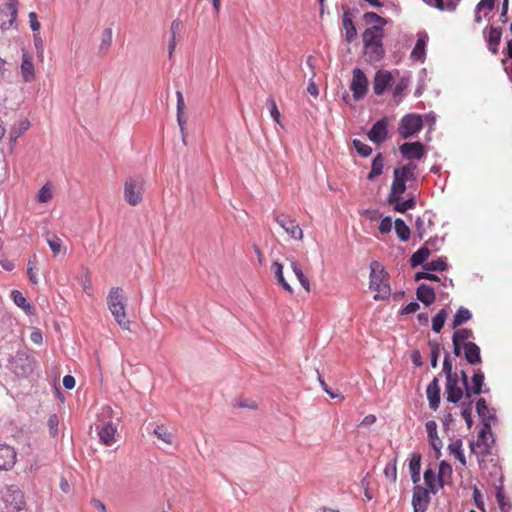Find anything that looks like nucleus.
<instances>
[{
    "label": "nucleus",
    "instance_id": "obj_37",
    "mask_svg": "<svg viewBox=\"0 0 512 512\" xmlns=\"http://www.w3.org/2000/svg\"><path fill=\"white\" fill-rule=\"evenodd\" d=\"M366 25L381 26L382 29L388 24V19L373 11L365 12L362 17Z\"/></svg>",
    "mask_w": 512,
    "mask_h": 512
},
{
    "label": "nucleus",
    "instance_id": "obj_36",
    "mask_svg": "<svg viewBox=\"0 0 512 512\" xmlns=\"http://www.w3.org/2000/svg\"><path fill=\"white\" fill-rule=\"evenodd\" d=\"M290 264H291V269L294 272L295 276L297 277L298 281L300 282L301 286L307 292H309L310 291V282H309V279L303 273L300 263L297 260L292 259L290 261Z\"/></svg>",
    "mask_w": 512,
    "mask_h": 512
},
{
    "label": "nucleus",
    "instance_id": "obj_32",
    "mask_svg": "<svg viewBox=\"0 0 512 512\" xmlns=\"http://www.w3.org/2000/svg\"><path fill=\"white\" fill-rule=\"evenodd\" d=\"M21 73L25 82H30L34 79V64L26 52L22 55Z\"/></svg>",
    "mask_w": 512,
    "mask_h": 512
},
{
    "label": "nucleus",
    "instance_id": "obj_12",
    "mask_svg": "<svg viewBox=\"0 0 512 512\" xmlns=\"http://www.w3.org/2000/svg\"><path fill=\"white\" fill-rule=\"evenodd\" d=\"M3 500L6 504V507L13 511H20L25 504L22 491L15 485L6 487V490L3 494Z\"/></svg>",
    "mask_w": 512,
    "mask_h": 512
},
{
    "label": "nucleus",
    "instance_id": "obj_29",
    "mask_svg": "<svg viewBox=\"0 0 512 512\" xmlns=\"http://www.w3.org/2000/svg\"><path fill=\"white\" fill-rule=\"evenodd\" d=\"M464 357L471 365L480 363V347L474 342H467L464 344Z\"/></svg>",
    "mask_w": 512,
    "mask_h": 512
},
{
    "label": "nucleus",
    "instance_id": "obj_57",
    "mask_svg": "<svg viewBox=\"0 0 512 512\" xmlns=\"http://www.w3.org/2000/svg\"><path fill=\"white\" fill-rule=\"evenodd\" d=\"M442 371L445 373L446 379L449 377H456L458 375L456 372L452 371V362L449 354H446L444 357Z\"/></svg>",
    "mask_w": 512,
    "mask_h": 512
},
{
    "label": "nucleus",
    "instance_id": "obj_45",
    "mask_svg": "<svg viewBox=\"0 0 512 512\" xmlns=\"http://www.w3.org/2000/svg\"><path fill=\"white\" fill-rule=\"evenodd\" d=\"M448 450L451 454L455 455V457L462 463L465 465L466 463V460H465V456H464V453L462 451V441L460 439H457L455 441H453L452 443H450L448 445Z\"/></svg>",
    "mask_w": 512,
    "mask_h": 512
},
{
    "label": "nucleus",
    "instance_id": "obj_63",
    "mask_svg": "<svg viewBox=\"0 0 512 512\" xmlns=\"http://www.w3.org/2000/svg\"><path fill=\"white\" fill-rule=\"evenodd\" d=\"M419 308H420V305L417 302L412 301V302H409L406 306H404L400 310V314L401 315L412 314V313L417 312L419 310Z\"/></svg>",
    "mask_w": 512,
    "mask_h": 512
},
{
    "label": "nucleus",
    "instance_id": "obj_48",
    "mask_svg": "<svg viewBox=\"0 0 512 512\" xmlns=\"http://www.w3.org/2000/svg\"><path fill=\"white\" fill-rule=\"evenodd\" d=\"M384 475L390 479L392 483L397 480V457L395 456L390 462H388L384 468Z\"/></svg>",
    "mask_w": 512,
    "mask_h": 512
},
{
    "label": "nucleus",
    "instance_id": "obj_3",
    "mask_svg": "<svg viewBox=\"0 0 512 512\" xmlns=\"http://www.w3.org/2000/svg\"><path fill=\"white\" fill-rule=\"evenodd\" d=\"M107 304L115 321L122 329H129L130 321L126 317V299L123 290L119 287L112 288L107 297Z\"/></svg>",
    "mask_w": 512,
    "mask_h": 512
},
{
    "label": "nucleus",
    "instance_id": "obj_30",
    "mask_svg": "<svg viewBox=\"0 0 512 512\" xmlns=\"http://www.w3.org/2000/svg\"><path fill=\"white\" fill-rule=\"evenodd\" d=\"M430 256V249L424 245L422 247H420L417 251H415L411 257H410V266L412 268H416L418 266H422L425 263V261L428 259V257Z\"/></svg>",
    "mask_w": 512,
    "mask_h": 512
},
{
    "label": "nucleus",
    "instance_id": "obj_17",
    "mask_svg": "<svg viewBox=\"0 0 512 512\" xmlns=\"http://www.w3.org/2000/svg\"><path fill=\"white\" fill-rule=\"evenodd\" d=\"M463 388L459 385V377H449L446 379V394L447 401L450 403H457L463 397Z\"/></svg>",
    "mask_w": 512,
    "mask_h": 512
},
{
    "label": "nucleus",
    "instance_id": "obj_41",
    "mask_svg": "<svg viewBox=\"0 0 512 512\" xmlns=\"http://www.w3.org/2000/svg\"><path fill=\"white\" fill-rule=\"evenodd\" d=\"M471 316L472 314L467 308L460 307L453 317L452 327L457 328L461 326L462 324L470 320Z\"/></svg>",
    "mask_w": 512,
    "mask_h": 512
},
{
    "label": "nucleus",
    "instance_id": "obj_10",
    "mask_svg": "<svg viewBox=\"0 0 512 512\" xmlns=\"http://www.w3.org/2000/svg\"><path fill=\"white\" fill-rule=\"evenodd\" d=\"M273 219L293 239L301 240L303 231L294 218L285 213H273Z\"/></svg>",
    "mask_w": 512,
    "mask_h": 512
},
{
    "label": "nucleus",
    "instance_id": "obj_50",
    "mask_svg": "<svg viewBox=\"0 0 512 512\" xmlns=\"http://www.w3.org/2000/svg\"><path fill=\"white\" fill-rule=\"evenodd\" d=\"M352 145H353L354 149L356 150V152L362 157H368L373 152L371 146L362 142L359 139H353Z\"/></svg>",
    "mask_w": 512,
    "mask_h": 512
},
{
    "label": "nucleus",
    "instance_id": "obj_51",
    "mask_svg": "<svg viewBox=\"0 0 512 512\" xmlns=\"http://www.w3.org/2000/svg\"><path fill=\"white\" fill-rule=\"evenodd\" d=\"M29 121L23 120L20 122L19 127H13L10 131V142L15 143L17 139L29 128Z\"/></svg>",
    "mask_w": 512,
    "mask_h": 512
},
{
    "label": "nucleus",
    "instance_id": "obj_43",
    "mask_svg": "<svg viewBox=\"0 0 512 512\" xmlns=\"http://www.w3.org/2000/svg\"><path fill=\"white\" fill-rule=\"evenodd\" d=\"M424 482H425V485L427 486V490L428 492L432 493V494H436V473L435 471L432 469V468H427L425 471H424Z\"/></svg>",
    "mask_w": 512,
    "mask_h": 512
},
{
    "label": "nucleus",
    "instance_id": "obj_49",
    "mask_svg": "<svg viewBox=\"0 0 512 512\" xmlns=\"http://www.w3.org/2000/svg\"><path fill=\"white\" fill-rule=\"evenodd\" d=\"M36 269H37V257L34 254L33 256H31L29 258L28 263H27V275L32 284L38 283V277L35 272Z\"/></svg>",
    "mask_w": 512,
    "mask_h": 512
},
{
    "label": "nucleus",
    "instance_id": "obj_19",
    "mask_svg": "<svg viewBox=\"0 0 512 512\" xmlns=\"http://www.w3.org/2000/svg\"><path fill=\"white\" fill-rule=\"evenodd\" d=\"M393 77L389 71H377L373 81L376 95H382L392 84Z\"/></svg>",
    "mask_w": 512,
    "mask_h": 512
},
{
    "label": "nucleus",
    "instance_id": "obj_33",
    "mask_svg": "<svg viewBox=\"0 0 512 512\" xmlns=\"http://www.w3.org/2000/svg\"><path fill=\"white\" fill-rule=\"evenodd\" d=\"M427 35L424 37H419L416 41V44L411 52L410 57L415 61H423L426 55V44H427Z\"/></svg>",
    "mask_w": 512,
    "mask_h": 512
},
{
    "label": "nucleus",
    "instance_id": "obj_39",
    "mask_svg": "<svg viewBox=\"0 0 512 512\" xmlns=\"http://www.w3.org/2000/svg\"><path fill=\"white\" fill-rule=\"evenodd\" d=\"M448 267L446 257H439L423 265V269L432 272H443L448 270Z\"/></svg>",
    "mask_w": 512,
    "mask_h": 512
},
{
    "label": "nucleus",
    "instance_id": "obj_6",
    "mask_svg": "<svg viewBox=\"0 0 512 512\" xmlns=\"http://www.w3.org/2000/svg\"><path fill=\"white\" fill-rule=\"evenodd\" d=\"M35 368V358L24 351H18L10 359V369L18 377H27Z\"/></svg>",
    "mask_w": 512,
    "mask_h": 512
},
{
    "label": "nucleus",
    "instance_id": "obj_14",
    "mask_svg": "<svg viewBox=\"0 0 512 512\" xmlns=\"http://www.w3.org/2000/svg\"><path fill=\"white\" fill-rule=\"evenodd\" d=\"M387 136L388 121L386 117L376 121L367 133L368 139L375 144L383 143L387 139Z\"/></svg>",
    "mask_w": 512,
    "mask_h": 512
},
{
    "label": "nucleus",
    "instance_id": "obj_52",
    "mask_svg": "<svg viewBox=\"0 0 512 512\" xmlns=\"http://www.w3.org/2000/svg\"><path fill=\"white\" fill-rule=\"evenodd\" d=\"M452 466L447 461L442 460L438 466V473L436 474L438 478H445L447 480H451L452 478Z\"/></svg>",
    "mask_w": 512,
    "mask_h": 512
},
{
    "label": "nucleus",
    "instance_id": "obj_13",
    "mask_svg": "<svg viewBox=\"0 0 512 512\" xmlns=\"http://www.w3.org/2000/svg\"><path fill=\"white\" fill-rule=\"evenodd\" d=\"M399 152L407 160H420L426 155V148L420 141L404 142L399 146Z\"/></svg>",
    "mask_w": 512,
    "mask_h": 512
},
{
    "label": "nucleus",
    "instance_id": "obj_53",
    "mask_svg": "<svg viewBox=\"0 0 512 512\" xmlns=\"http://www.w3.org/2000/svg\"><path fill=\"white\" fill-rule=\"evenodd\" d=\"M430 272L431 271H427L425 269L423 271H418L414 275V280L420 281V280L426 279V280L433 281V282L440 281L439 276H437L436 274L430 273Z\"/></svg>",
    "mask_w": 512,
    "mask_h": 512
},
{
    "label": "nucleus",
    "instance_id": "obj_58",
    "mask_svg": "<svg viewBox=\"0 0 512 512\" xmlns=\"http://www.w3.org/2000/svg\"><path fill=\"white\" fill-rule=\"evenodd\" d=\"M392 225H393V221L390 216H386V217L382 218L380 221L379 227H378L379 232L381 234L389 233L392 229Z\"/></svg>",
    "mask_w": 512,
    "mask_h": 512
},
{
    "label": "nucleus",
    "instance_id": "obj_28",
    "mask_svg": "<svg viewBox=\"0 0 512 512\" xmlns=\"http://www.w3.org/2000/svg\"><path fill=\"white\" fill-rule=\"evenodd\" d=\"M389 205H393V209L398 213H405L408 210L416 207V196L413 193H409L408 198L404 201L397 199L395 202H387Z\"/></svg>",
    "mask_w": 512,
    "mask_h": 512
},
{
    "label": "nucleus",
    "instance_id": "obj_59",
    "mask_svg": "<svg viewBox=\"0 0 512 512\" xmlns=\"http://www.w3.org/2000/svg\"><path fill=\"white\" fill-rule=\"evenodd\" d=\"M47 424H48L51 436L55 437L58 433V424H59L58 416L56 414H51L48 418Z\"/></svg>",
    "mask_w": 512,
    "mask_h": 512
},
{
    "label": "nucleus",
    "instance_id": "obj_61",
    "mask_svg": "<svg viewBox=\"0 0 512 512\" xmlns=\"http://www.w3.org/2000/svg\"><path fill=\"white\" fill-rule=\"evenodd\" d=\"M11 298L13 300V302L18 306V307H22L26 302V298L24 297L23 293L19 290H12L11 291Z\"/></svg>",
    "mask_w": 512,
    "mask_h": 512
},
{
    "label": "nucleus",
    "instance_id": "obj_47",
    "mask_svg": "<svg viewBox=\"0 0 512 512\" xmlns=\"http://www.w3.org/2000/svg\"><path fill=\"white\" fill-rule=\"evenodd\" d=\"M153 434L166 444H172L173 435L168 431V429L163 425H158L154 428Z\"/></svg>",
    "mask_w": 512,
    "mask_h": 512
},
{
    "label": "nucleus",
    "instance_id": "obj_23",
    "mask_svg": "<svg viewBox=\"0 0 512 512\" xmlns=\"http://www.w3.org/2000/svg\"><path fill=\"white\" fill-rule=\"evenodd\" d=\"M426 431L428 434L429 443L432 448L436 451V457L441 456L442 441L437 434V424L434 420H429L425 424Z\"/></svg>",
    "mask_w": 512,
    "mask_h": 512
},
{
    "label": "nucleus",
    "instance_id": "obj_9",
    "mask_svg": "<svg viewBox=\"0 0 512 512\" xmlns=\"http://www.w3.org/2000/svg\"><path fill=\"white\" fill-rule=\"evenodd\" d=\"M18 0H5L4 9L0 11V28L8 30L17 27Z\"/></svg>",
    "mask_w": 512,
    "mask_h": 512
},
{
    "label": "nucleus",
    "instance_id": "obj_54",
    "mask_svg": "<svg viewBox=\"0 0 512 512\" xmlns=\"http://www.w3.org/2000/svg\"><path fill=\"white\" fill-rule=\"evenodd\" d=\"M267 106L269 107L270 115L273 118V120L277 123L280 122V112L278 110V107L276 105V102L273 97H269L267 99Z\"/></svg>",
    "mask_w": 512,
    "mask_h": 512
},
{
    "label": "nucleus",
    "instance_id": "obj_1",
    "mask_svg": "<svg viewBox=\"0 0 512 512\" xmlns=\"http://www.w3.org/2000/svg\"><path fill=\"white\" fill-rule=\"evenodd\" d=\"M416 169L417 165L411 162L406 165L394 168L393 181L391 184L390 193L387 197V202H395L397 199H402V195L407 189V182L416 180Z\"/></svg>",
    "mask_w": 512,
    "mask_h": 512
},
{
    "label": "nucleus",
    "instance_id": "obj_18",
    "mask_svg": "<svg viewBox=\"0 0 512 512\" xmlns=\"http://www.w3.org/2000/svg\"><path fill=\"white\" fill-rule=\"evenodd\" d=\"M17 453L9 445L0 444V470H10L16 463Z\"/></svg>",
    "mask_w": 512,
    "mask_h": 512
},
{
    "label": "nucleus",
    "instance_id": "obj_27",
    "mask_svg": "<svg viewBox=\"0 0 512 512\" xmlns=\"http://www.w3.org/2000/svg\"><path fill=\"white\" fill-rule=\"evenodd\" d=\"M421 459L422 456L420 453H413L409 459V471L411 474V480L415 485H418L421 479Z\"/></svg>",
    "mask_w": 512,
    "mask_h": 512
},
{
    "label": "nucleus",
    "instance_id": "obj_7",
    "mask_svg": "<svg viewBox=\"0 0 512 512\" xmlns=\"http://www.w3.org/2000/svg\"><path fill=\"white\" fill-rule=\"evenodd\" d=\"M423 118L419 114L410 113L402 117L399 124V134L403 139H409L423 128Z\"/></svg>",
    "mask_w": 512,
    "mask_h": 512
},
{
    "label": "nucleus",
    "instance_id": "obj_21",
    "mask_svg": "<svg viewBox=\"0 0 512 512\" xmlns=\"http://www.w3.org/2000/svg\"><path fill=\"white\" fill-rule=\"evenodd\" d=\"M440 385L437 377H434L433 380L428 384L426 389V395L429 402V407L436 411L439 408L440 404Z\"/></svg>",
    "mask_w": 512,
    "mask_h": 512
},
{
    "label": "nucleus",
    "instance_id": "obj_40",
    "mask_svg": "<svg viewBox=\"0 0 512 512\" xmlns=\"http://www.w3.org/2000/svg\"><path fill=\"white\" fill-rule=\"evenodd\" d=\"M112 45V29L105 28L101 34V43L99 45V54L105 55Z\"/></svg>",
    "mask_w": 512,
    "mask_h": 512
},
{
    "label": "nucleus",
    "instance_id": "obj_8",
    "mask_svg": "<svg viewBox=\"0 0 512 512\" xmlns=\"http://www.w3.org/2000/svg\"><path fill=\"white\" fill-rule=\"evenodd\" d=\"M143 180L141 178H128L124 185V198L131 206H136L142 201Z\"/></svg>",
    "mask_w": 512,
    "mask_h": 512
},
{
    "label": "nucleus",
    "instance_id": "obj_16",
    "mask_svg": "<svg viewBox=\"0 0 512 512\" xmlns=\"http://www.w3.org/2000/svg\"><path fill=\"white\" fill-rule=\"evenodd\" d=\"M461 382L465 392V398L470 399L472 395H480V370L475 371L472 376V386L469 385L468 375L464 370L460 371Z\"/></svg>",
    "mask_w": 512,
    "mask_h": 512
},
{
    "label": "nucleus",
    "instance_id": "obj_4",
    "mask_svg": "<svg viewBox=\"0 0 512 512\" xmlns=\"http://www.w3.org/2000/svg\"><path fill=\"white\" fill-rule=\"evenodd\" d=\"M490 464H491L490 476L493 478L491 480V482L496 489V499H497L499 508L502 512H510L512 509V505L503 492L502 469L498 465L497 460H495L494 458L490 459Z\"/></svg>",
    "mask_w": 512,
    "mask_h": 512
},
{
    "label": "nucleus",
    "instance_id": "obj_20",
    "mask_svg": "<svg viewBox=\"0 0 512 512\" xmlns=\"http://www.w3.org/2000/svg\"><path fill=\"white\" fill-rule=\"evenodd\" d=\"M384 29L381 26H371L362 33L363 47L383 42Z\"/></svg>",
    "mask_w": 512,
    "mask_h": 512
},
{
    "label": "nucleus",
    "instance_id": "obj_44",
    "mask_svg": "<svg viewBox=\"0 0 512 512\" xmlns=\"http://www.w3.org/2000/svg\"><path fill=\"white\" fill-rule=\"evenodd\" d=\"M452 338L462 344L469 342V339H474V334L471 329L461 328L454 331Z\"/></svg>",
    "mask_w": 512,
    "mask_h": 512
},
{
    "label": "nucleus",
    "instance_id": "obj_15",
    "mask_svg": "<svg viewBox=\"0 0 512 512\" xmlns=\"http://www.w3.org/2000/svg\"><path fill=\"white\" fill-rule=\"evenodd\" d=\"M427 489L420 485H415L412 495V506L414 512H426L430 503V496Z\"/></svg>",
    "mask_w": 512,
    "mask_h": 512
},
{
    "label": "nucleus",
    "instance_id": "obj_42",
    "mask_svg": "<svg viewBox=\"0 0 512 512\" xmlns=\"http://www.w3.org/2000/svg\"><path fill=\"white\" fill-rule=\"evenodd\" d=\"M176 97H177V122H178L181 132H183L184 125L186 123V120L183 115V110L185 107L184 97H183V94L181 91L176 92Z\"/></svg>",
    "mask_w": 512,
    "mask_h": 512
},
{
    "label": "nucleus",
    "instance_id": "obj_35",
    "mask_svg": "<svg viewBox=\"0 0 512 512\" xmlns=\"http://www.w3.org/2000/svg\"><path fill=\"white\" fill-rule=\"evenodd\" d=\"M272 271L275 274V278L277 279L278 283L282 286V288L289 292L293 293V289L290 286V284L286 281L283 275V265L277 261H274L271 266Z\"/></svg>",
    "mask_w": 512,
    "mask_h": 512
},
{
    "label": "nucleus",
    "instance_id": "obj_24",
    "mask_svg": "<svg viewBox=\"0 0 512 512\" xmlns=\"http://www.w3.org/2000/svg\"><path fill=\"white\" fill-rule=\"evenodd\" d=\"M363 53L368 63L374 64L380 62L385 56L383 42L363 47Z\"/></svg>",
    "mask_w": 512,
    "mask_h": 512
},
{
    "label": "nucleus",
    "instance_id": "obj_56",
    "mask_svg": "<svg viewBox=\"0 0 512 512\" xmlns=\"http://www.w3.org/2000/svg\"><path fill=\"white\" fill-rule=\"evenodd\" d=\"M52 198V191L48 185H44L37 194L40 203H47Z\"/></svg>",
    "mask_w": 512,
    "mask_h": 512
},
{
    "label": "nucleus",
    "instance_id": "obj_5",
    "mask_svg": "<svg viewBox=\"0 0 512 512\" xmlns=\"http://www.w3.org/2000/svg\"><path fill=\"white\" fill-rule=\"evenodd\" d=\"M497 423L495 412L490 410L485 400L482 399V446L487 448L486 453L491 454L492 445L495 443V438L491 432V426Z\"/></svg>",
    "mask_w": 512,
    "mask_h": 512
},
{
    "label": "nucleus",
    "instance_id": "obj_31",
    "mask_svg": "<svg viewBox=\"0 0 512 512\" xmlns=\"http://www.w3.org/2000/svg\"><path fill=\"white\" fill-rule=\"evenodd\" d=\"M116 428L111 423H106L98 430L100 442L109 446L114 441Z\"/></svg>",
    "mask_w": 512,
    "mask_h": 512
},
{
    "label": "nucleus",
    "instance_id": "obj_62",
    "mask_svg": "<svg viewBox=\"0 0 512 512\" xmlns=\"http://www.w3.org/2000/svg\"><path fill=\"white\" fill-rule=\"evenodd\" d=\"M500 39L501 31L496 28H491L489 32L488 43H490L491 45L498 46V44L500 43Z\"/></svg>",
    "mask_w": 512,
    "mask_h": 512
},
{
    "label": "nucleus",
    "instance_id": "obj_25",
    "mask_svg": "<svg viewBox=\"0 0 512 512\" xmlns=\"http://www.w3.org/2000/svg\"><path fill=\"white\" fill-rule=\"evenodd\" d=\"M342 25L345 30L344 39L347 43H352L357 38V29L352 16L348 11H344Z\"/></svg>",
    "mask_w": 512,
    "mask_h": 512
},
{
    "label": "nucleus",
    "instance_id": "obj_34",
    "mask_svg": "<svg viewBox=\"0 0 512 512\" xmlns=\"http://www.w3.org/2000/svg\"><path fill=\"white\" fill-rule=\"evenodd\" d=\"M384 168V158L382 153H377L376 156L372 160L371 170L367 175V179L370 181L375 180L376 177L380 176L383 173Z\"/></svg>",
    "mask_w": 512,
    "mask_h": 512
},
{
    "label": "nucleus",
    "instance_id": "obj_11",
    "mask_svg": "<svg viewBox=\"0 0 512 512\" xmlns=\"http://www.w3.org/2000/svg\"><path fill=\"white\" fill-rule=\"evenodd\" d=\"M350 90L355 101L364 98L368 90V79L362 69L356 67L352 72Z\"/></svg>",
    "mask_w": 512,
    "mask_h": 512
},
{
    "label": "nucleus",
    "instance_id": "obj_26",
    "mask_svg": "<svg viewBox=\"0 0 512 512\" xmlns=\"http://www.w3.org/2000/svg\"><path fill=\"white\" fill-rule=\"evenodd\" d=\"M417 299L426 306L435 302L436 295L434 288L427 284H420L416 289Z\"/></svg>",
    "mask_w": 512,
    "mask_h": 512
},
{
    "label": "nucleus",
    "instance_id": "obj_2",
    "mask_svg": "<svg viewBox=\"0 0 512 512\" xmlns=\"http://www.w3.org/2000/svg\"><path fill=\"white\" fill-rule=\"evenodd\" d=\"M390 276L379 261L370 263L369 288L376 292L375 300H386L391 295Z\"/></svg>",
    "mask_w": 512,
    "mask_h": 512
},
{
    "label": "nucleus",
    "instance_id": "obj_64",
    "mask_svg": "<svg viewBox=\"0 0 512 512\" xmlns=\"http://www.w3.org/2000/svg\"><path fill=\"white\" fill-rule=\"evenodd\" d=\"M47 243L54 253V255H57L61 250V239L54 236L52 239H47Z\"/></svg>",
    "mask_w": 512,
    "mask_h": 512
},
{
    "label": "nucleus",
    "instance_id": "obj_22",
    "mask_svg": "<svg viewBox=\"0 0 512 512\" xmlns=\"http://www.w3.org/2000/svg\"><path fill=\"white\" fill-rule=\"evenodd\" d=\"M473 407L478 416H480V399L472 401L470 399H466L461 404V416L465 420L468 428L472 426V410Z\"/></svg>",
    "mask_w": 512,
    "mask_h": 512
},
{
    "label": "nucleus",
    "instance_id": "obj_46",
    "mask_svg": "<svg viewBox=\"0 0 512 512\" xmlns=\"http://www.w3.org/2000/svg\"><path fill=\"white\" fill-rule=\"evenodd\" d=\"M447 318V312L445 309H440L439 312L432 318V330L439 333Z\"/></svg>",
    "mask_w": 512,
    "mask_h": 512
},
{
    "label": "nucleus",
    "instance_id": "obj_55",
    "mask_svg": "<svg viewBox=\"0 0 512 512\" xmlns=\"http://www.w3.org/2000/svg\"><path fill=\"white\" fill-rule=\"evenodd\" d=\"M408 84H409V80L407 78H404V77L401 78L397 82V84L393 90V97L394 98L401 97L403 92L407 89Z\"/></svg>",
    "mask_w": 512,
    "mask_h": 512
},
{
    "label": "nucleus",
    "instance_id": "obj_60",
    "mask_svg": "<svg viewBox=\"0 0 512 512\" xmlns=\"http://www.w3.org/2000/svg\"><path fill=\"white\" fill-rule=\"evenodd\" d=\"M440 11L449 10L453 11L455 9V4L453 2L444 3L443 0H432V5Z\"/></svg>",
    "mask_w": 512,
    "mask_h": 512
},
{
    "label": "nucleus",
    "instance_id": "obj_38",
    "mask_svg": "<svg viewBox=\"0 0 512 512\" xmlns=\"http://www.w3.org/2000/svg\"><path fill=\"white\" fill-rule=\"evenodd\" d=\"M394 228L398 238L401 241L406 242L410 239L411 230L404 222V220H402L401 218H397L394 221Z\"/></svg>",
    "mask_w": 512,
    "mask_h": 512
}]
</instances>
